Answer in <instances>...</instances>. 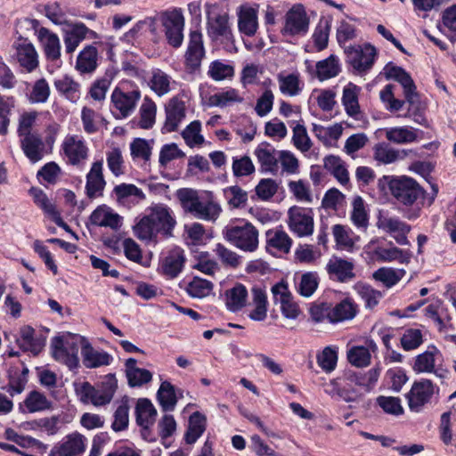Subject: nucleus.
Segmentation results:
<instances>
[{"mask_svg": "<svg viewBox=\"0 0 456 456\" xmlns=\"http://www.w3.org/2000/svg\"><path fill=\"white\" fill-rule=\"evenodd\" d=\"M378 188L387 191L398 204L410 207L425 199L426 191L413 178L407 175H383L378 181Z\"/></svg>", "mask_w": 456, "mask_h": 456, "instance_id": "nucleus-1", "label": "nucleus"}, {"mask_svg": "<svg viewBox=\"0 0 456 456\" xmlns=\"http://www.w3.org/2000/svg\"><path fill=\"white\" fill-rule=\"evenodd\" d=\"M177 198L184 211L194 217L206 221H215L221 213V207L213 200L202 201L198 191L193 189L183 188L177 191Z\"/></svg>", "mask_w": 456, "mask_h": 456, "instance_id": "nucleus-2", "label": "nucleus"}, {"mask_svg": "<svg viewBox=\"0 0 456 456\" xmlns=\"http://www.w3.org/2000/svg\"><path fill=\"white\" fill-rule=\"evenodd\" d=\"M83 337L77 334L68 333L61 337H55L52 342L53 358L68 366L70 370L78 366V351L81 348Z\"/></svg>", "mask_w": 456, "mask_h": 456, "instance_id": "nucleus-3", "label": "nucleus"}, {"mask_svg": "<svg viewBox=\"0 0 456 456\" xmlns=\"http://www.w3.org/2000/svg\"><path fill=\"white\" fill-rule=\"evenodd\" d=\"M118 384L114 375L106 376L101 386L95 387L89 382H84L77 389L83 403H91L94 406H102L110 403L117 390Z\"/></svg>", "mask_w": 456, "mask_h": 456, "instance_id": "nucleus-4", "label": "nucleus"}, {"mask_svg": "<svg viewBox=\"0 0 456 456\" xmlns=\"http://www.w3.org/2000/svg\"><path fill=\"white\" fill-rule=\"evenodd\" d=\"M224 238L231 244L246 252H253L258 247V231L250 223H246L242 226L226 227Z\"/></svg>", "mask_w": 456, "mask_h": 456, "instance_id": "nucleus-5", "label": "nucleus"}, {"mask_svg": "<svg viewBox=\"0 0 456 456\" xmlns=\"http://www.w3.org/2000/svg\"><path fill=\"white\" fill-rule=\"evenodd\" d=\"M443 355L441 351L434 345L428 346V349L415 357L413 370L418 373H433L439 379H444L448 370L442 364Z\"/></svg>", "mask_w": 456, "mask_h": 456, "instance_id": "nucleus-6", "label": "nucleus"}, {"mask_svg": "<svg viewBox=\"0 0 456 456\" xmlns=\"http://www.w3.org/2000/svg\"><path fill=\"white\" fill-rule=\"evenodd\" d=\"M288 225L289 230L297 237L312 235L314 228L312 208L291 207L288 211Z\"/></svg>", "mask_w": 456, "mask_h": 456, "instance_id": "nucleus-7", "label": "nucleus"}, {"mask_svg": "<svg viewBox=\"0 0 456 456\" xmlns=\"http://www.w3.org/2000/svg\"><path fill=\"white\" fill-rule=\"evenodd\" d=\"M347 62L358 72L369 70L377 54L376 48L370 44L349 46L346 50Z\"/></svg>", "mask_w": 456, "mask_h": 456, "instance_id": "nucleus-8", "label": "nucleus"}, {"mask_svg": "<svg viewBox=\"0 0 456 456\" xmlns=\"http://www.w3.org/2000/svg\"><path fill=\"white\" fill-rule=\"evenodd\" d=\"M162 25L167 42L173 47L181 46L183 40L184 18L181 11L174 10L162 15Z\"/></svg>", "mask_w": 456, "mask_h": 456, "instance_id": "nucleus-9", "label": "nucleus"}, {"mask_svg": "<svg viewBox=\"0 0 456 456\" xmlns=\"http://www.w3.org/2000/svg\"><path fill=\"white\" fill-rule=\"evenodd\" d=\"M61 151L72 166H80L88 158V147L77 135H67L61 143Z\"/></svg>", "mask_w": 456, "mask_h": 456, "instance_id": "nucleus-10", "label": "nucleus"}, {"mask_svg": "<svg viewBox=\"0 0 456 456\" xmlns=\"http://www.w3.org/2000/svg\"><path fill=\"white\" fill-rule=\"evenodd\" d=\"M434 394V386L429 379H421L415 382L408 395V405L411 411L419 412L428 403Z\"/></svg>", "mask_w": 456, "mask_h": 456, "instance_id": "nucleus-11", "label": "nucleus"}, {"mask_svg": "<svg viewBox=\"0 0 456 456\" xmlns=\"http://www.w3.org/2000/svg\"><path fill=\"white\" fill-rule=\"evenodd\" d=\"M273 301L280 304L281 310L285 318L296 319L300 314V309L289 290L287 283L281 281L272 288Z\"/></svg>", "mask_w": 456, "mask_h": 456, "instance_id": "nucleus-12", "label": "nucleus"}, {"mask_svg": "<svg viewBox=\"0 0 456 456\" xmlns=\"http://www.w3.org/2000/svg\"><path fill=\"white\" fill-rule=\"evenodd\" d=\"M309 19L304 7L300 4L293 6L286 14L284 35L295 36L305 34L308 30Z\"/></svg>", "mask_w": 456, "mask_h": 456, "instance_id": "nucleus-13", "label": "nucleus"}, {"mask_svg": "<svg viewBox=\"0 0 456 456\" xmlns=\"http://www.w3.org/2000/svg\"><path fill=\"white\" fill-rule=\"evenodd\" d=\"M141 98L139 91H131L125 93L119 88H116L111 94V102L114 108L118 111V118H126L135 110L136 104Z\"/></svg>", "mask_w": 456, "mask_h": 456, "instance_id": "nucleus-14", "label": "nucleus"}, {"mask_svg": "<svg viewBox=\"0 0 456 456\" xmlns=\"http://www.w3.org/2000/svg\"><path fill=\"white\" fill-rule=\"evenodd\" d=\"M147 216L159 233L165 236L172 235L176 221L170 208L163 205H157L151 208V213Z\"/></svg>", "mask_w": 456, "mask_h": 456, "instance_id": "nucleus-15", "label": "nucleus"}, {"mask_svg": "<svg viewBox=\"0 0 456 456\" xmlns=\"http://www.w3.org/2000/svg\"><path fill=\"white\" fill-rule=\"evenodd\" d=\"M205 56L202 35L199 31L190 33V40L185 53V65L191 71L200 69L201 61Z\"/></svg>", "mask_w": 456, "mask_h": 456, "instance_id": "nucleus-16", "label": "nucleus"}, {"mask_svg": "<svg viewBox=\"0 0 456 456\" xmlns=\"http://www.w3.org/2000/svg\"><path fill=\"white\" fill-rule=\"evenodd\" d=\"M20 148L31 163L40 161L45 154L49 152V150H46L44 139L38 133L23 136L20 139Z\"/></svg>", "mask_w": 456, "mask_h": 456, "instance_id": "nucleus-17", "label": "nucleus"}, {"mask_svg": "<svg viewBox=\"0 0 456 456\" xmlns=\"http://www.w3.org/2000/svg\"><path fill=\"white\" fill-rule=\"evenodd\" d=\"M35 330L28 325H25L20 330V338H16L19 347L24 352H30L37 355L45 345V338L42 336H36Z\"/></svg>", "mask_w": 456, "mask_h": 456, "instance_id": "nucleus-18", "label": "nucleus"}, {"mask_svg": "<svg viewBox=\"0 0 456 456\" xmlns=\"http://www.w3.org/2000/svg\"><path fill=\"white\" fill-rule=\"evenodd\" d=\"M81 354L83 357V364L89 369L107 366L112 361V356L109 353L95 350L84 337L81 344Z\"/></svg>", "mask_w": 456, "mask_h": 456, "instance_id": "nucleus-19", "label": "nucleus"}, {"mask_svg": "<svg viewBox=\"0 0 456 456\" xmlns=\"http://www.w3.org/2000/svg\"><path fill=\"white\" fill-rule=\"evenodd\" d=\"M277 151L268 142H262L255 150V155L264 173L276 174L278 171L279 158Z\"/></svg>", "mask_w": 456, "mask_h": 456, "instance_id": "nucleus-20", "label": "nucleus"}, {"mask_svg": "<svg viewBox=\"0 0 456 456\" xmlns=\"http://www.w3.org/2000/svg\"><path fill=\"white\" fill-rule=\"evenodd\" d=\"M85 451L84 437L79 434H71L61 444L55 445L49 456H77Z\"/></svg>", "mask_w": 456, "mask_h": 456, "instance_id": "nucleus-21", "label": "nucleus"}, {"mask_svg": "<svg viewBox=\"0 0 456 456\" xmlns=\"http://www.w3.org/2000/svg\"><path fill=\"white\" fill-rule=\"evenodd\" d=\"M326 270L331 279L339 282H347L355 276L353 263L338 257L330 259Z\"/></svg>", "mask_w": 456, "mask_h": 456, "instance_id": "nucleus-22", "label": "nucleus"}, {"mask_svg": "<svg viewBox=\"0 0 456 456\" xmlns=\"http://www.w3.org/2000/svg\"><path fill=\"white\" fill-rule=\"evenodd\" d=\"M166 121L164 128L167 132L176 131L181 121L185 118V106L183 101L174 97L166 106Z\"/></svg>", "mask_w": 456, "mask_h": 456, "instance_id": "nucleus-23", "label": "nucleus"}, {"mask_svg": "<svg viewBox=\"0 0 456 456\" xmlns=\"http://www.w3.org/2000/svg\"><path fill=\"white\" fill-rule=\"evenodd\" d=\"M105 180L102 175V161H95L93 163L89 173L86 175V195L90 199L101 195L104 187Z\"/></svg>", "mask_w": 456, "mask_h": 456, "instance_id": "nucleus-24", "label": "nucleus"}, {"mask_svg": "<svg viewBox=\"0 0 456 456\" xmlns=\"http://www.w3.org/2000/svg\"><path fill=\"white\" fill-rule=\"evenodd\" d=\"M38 39L44 46L45 54L47 60L57 61L61 56V45L56 34L46 28L38 29Z\"/></svg>", "mask_w": 456, "mask_h": 456, "instance_id": "nucleus-25", "label": "nucleus"}, {"mask_svg": "<svg viewBox=\"0 0 456 456\" xmlns=\"http://www.w3.org/2000/svg\"><path fill=\"white\" fill-rule=\"evenodd\" d=\"M184 262L185 257L182 249L175 248L170 251L162 261V273L170 279L177 277L183 268Z\"/></svg>", "mask_w": 456, "mask_h": 456, "instance_id": "nucleus-26", "label": "nucleus"}, {"mask_svg": "<svg viewBox=\"0 0 456 456\" xmlns=\"http://www.w3.org/2000/svg\"><path fill=\"white\" fill-rule=\"evenodd\" d=\"M157 411L151 402L147 398L137 400L135 406L136 423L143 429H148L155 422Z\"/></svg>", "mask_w": 456, "mask_h": 456, "instance_id": "nucleus-27", "label": "nucleus"}, {"mask_svg": "<svg viewBox=\"0 0 456 456\" xmlns=\"http://www.w3.org/2000/svg\"><path fill=\"white\" fill-rule=\"evenodd\" d=\"M136 362L135 359L128 358L125 363L128 385L131 387H141L149 383L152 379L151 372L146 369L137 367Z\"/></svg>", "mask_w": 456, "mask_h": 456, "instance_id": "nucleus-28", "label": "nucleus"}, {"mask_svg": "<svg viewBox=\"0 0 456 456\" xmlns=\"http://www.w3.org/2000/svg\"><path fill=\"white\" fill-rule=\"evenodd\" d=\"M386 75L388 78H392L402 85L405 98L418 94L412 78L403 68L387 65L386 67Z\"/></svg>", "mask_w": 456, "mask_h": 456, "instance_id": "nucleus-29", "label": "nucleus"}, {"mask_svg": "<svg viewBox=\"0 0 456 456\" xmlns=\"http://www.w3.org/2000/svg\"><path fill=\"white\" fill-rule=\"evenodd\" d=\"M90 222L94 225L110 227L113 230H118L122 224L119 215L107 211L101 206L93 211L90 216Z\"/></svg>", "mask_w": 456, "mask_h": 456, "instance_id": "nucleus-30", "label": "nucleus"}, {"mask_svg": "<svg viewBox=\"0 0 456 456\" xmlns=\"http://www.w3.org/2000/svg\"><path fill=\"white\" fill-rule=\"evenodd\" d=\"M17 60L20 65L28 72L38 66V55L31 43L23 42L17 46Z\"/></svg>", "mask_w": 456, "mask_h": 456, "instance_id": "nucleus-31", "label": "nucleus"}, {"mask_svg": "<svg viewBox=\"0 0 456 456\" xmlns=\"http://www.w3.org/2000/svg\"><path fill=\"white\" fill-rule=\"evenodd\" d=\"M359 93L360 88L353 83L347 84L343 89L342 104L346 114L354 118L360 114Z\"/></svg>", "mask_w": 456, "mask_h": 456, "instance_id": "nucleus-32", "label": "nucleus"}, {"mask_svg": "<svg viewBox=\"0 0 456 456\" xmlns=\"http://www.w3.org/2000/svg\"><path fill=\"white\" fill-rule=\"evenodd\" d=\"M266 248L276 249L281 253H289L292 245L291 238L282 230H269L265 233Z\"/></svg>", "mask_w": 456, "mask_h": 456, "instance_id": "nucleus-33", "label": "nucleus"}, {"mask_svg": "<svg viewBox=\"0 0 456 456\" xmlns=\"http://www.w3.org/2000/svg\"><path fill=\"white\" fill-rule=\"evenodd\" d=\"M98 51L96 47L88 45L78 54L76 69L82 74L92 73L97 67Z\"/></svg>", "mask_w": 456, "mask_h": 456, "instance_id": "nucleus-34", "label": "nucleus"}, {"mask_svg": "<svg viewBox=\"0 0 456 456\" xmlns=\"http://www.w3.org/2000/svg\"><path fill=\"white\" fill-rule=\"evenodd\" d=\"M225 305L228 310L237 312L246 305L248 290L240 283H237L225 292Z\"/></svg>", "mask_w": 456, "mask_h": 456, "instance_id": "nucleus-35", "label": "nucleus"}, {"mask_svg": "<svg viewBox=\"0 0 456 456\" xmlns=\"http://www.w3.org/2000/svg\"><path fill=\"white\" fill-rule=\"evenodd\" d=\"M316 77L324 81L337 77L340 72V66L337 56L331 54L328 58L316 63Z\"/></svg>", "mask_w": 456, "mask_h": 456, "instance_id": "nucleus-36", "label": "nucleus"}, {"mask_svg": "<svg viewBox=\"0 0 456 456\" xmlns=\"http://www.w3.org/2000/svg\"><path fill=\"white\" fill-rule=\"evenodd\" d=\"M257 12L254 8H241L239 13V29L247 36L255 35L257 29Z\"/></svg>", "mask_w": 456, "mask_h": 456, "instance_id": "nucleus-37", "label": "nucleus"}, {"mask_svg": "<svg viewBox=\"0 0 456 456\" xmlns=\"http://www.w3.org/2000/svg\"><path fill=\"white\" fill-rule=\"evenodd\" d=\"M157 398L164 411H174L177 403L175 387L168 381H163L158 390Z\"/></svg>", "mask_w": 456, "mask_h": 456, "instance_id": "nucleus-38", "label": "nucleus"}, {"mask_svg": "<svg viewBox=\"0 0 456 456\" xmlns=\"http://www.w3.org/2000/svg\"><path fill=\"white\" fill-rule=\"evenodd\" d=\"M331 323H337L353 319L357 313V306L350 299L346 298L331 306Z\"/></svg>", "mask_w": 456, "mask_h": 456, "instance_id": "nucleus-39", "label": "nucleus"}, {"mask_svg": "<svg viewBox=\"0 0 456 456\" xmlns=\"http://www.w3.org/2000/svg\"><path fill=\"white\" fill-rule=\"evenodd\" d=\"M324 167L343 185L349 182V174L342 159L336 156L324 159Z\"/></svg>", "mask_w": 456, "mask_h": 456, "instance_id": "nucleus-40", "label": "nucleus"}, {"mask_svg": "<svg viewBox=\"0 0 456 456\" xmlns=\"http://www.w3.org/2000/svg\"><path fill=\"white\" fill-rule=\"evenodd\" d=\"M171 77L159 69H153L149 81L151 89L159 97L170 91Z\"/></svg>", "mask_w": 456, "mask_h": 456, "instance_id": "nucleus-41", "label": "nucleus"}, {"mask_svg": "<svg viewBox=\"0 0 456 456\" xmlns=\"http://www.w3.org/2000/svg\"><path fill=\"white\" fill-rule=\"evenodd\" d=\"M206 429V418L200 412H194L189 419V428L185 433V441L189 444H194Z\"/></svg>", "mask_w": 456, "mask_h": 456, "instance_id": "nucleus-42", "label": "nucleus"}, {"mask_svg": "<svg viewBox=\"0 0 456 456\" xmlns=\"http://www.w3.org/2000/svg\"><path fill=\"white\" fill-rule=\"evenodd\" d=\"M88 28L83 23L76 24L66 33L64 37L66 52L73 53L78 45L86 38Z\"/></svg>", "mask_w": 456, "mask_h": 456, "instance_id": "nucleus-43", "label": "nucleus"}, {"mask_svg": "<svg viewBox=\"0 0 456 456\" xmlns=\"http://www.w3.org/2000/svg\"><path fill=\"white\" fill-rule=\"evenodd\" d=\"M406 155L407 151L404 150H395L382 143L376 145L374 149V159L383 164H391L397 159L405 158Z\"/></svg>", "mask_w": 456, "mask_h": 456, "instance_id": "nucleus-44", "label": "nucleus"}, {"mask_svg": "<svg viewBox=\"0 0 456 456\" xmlns=\"http://www.w3.org/2000/svg\"><path fill=\"white\" fill-rule=\"evenodd\" d=\"M56 90L71 102H77L79 98V84L71 77L64 76L54 81Z\"/></svg>", "mask_w": 456, "mask_h": 456, "instance_id": "nucleus-45", "label": "nucleus"}, {"mask_svg": "<svg viewBox=\"0 0 456 456\" xmlns=\"http://www.w3.org/2000/svg\"><path fill=\"white\" fill-rule=\"evenodd\" d=\"M208 32L212 37L217 38L219 37H226L229 34V17L227 13L217 14L215 17H211L210 12H208Z\"/></svg>", "mask_w": 456, "mask_h": 456, "instance_id": "nucleus-46", "label": "nucleus"}, {"mask_svg": "<svg viewBox=\"0 0 456 456\" xmlns=\"http://www.w3.org/2000/svg\"><path fill=\"white\" fill-rule=\"evenodd\" d=\"M405 101L409 104L407 116L411 118L415 123L428 127V123L424 115V107L419 100V95L418 94L411 96L409 95V97L405 98Z\"/></svg>", "mask_w": 456, "mask_h": 456, "instance_id": "nucleus-47", "label": "nucleus"}, {"mask_svg": "<svg viewBox=\"0 0 456 456\" xmlns=\"http://www.w3.org/2000/svg\"><path fill=\"white\" fill-rule=\"evenodd\" d=\"M156 104L148 97H145L140 108L139 126L142 129L151 128L155 123Z\"/></svg>", "mask_w": 456, "mask_h": 456, "instance_id": "nucleus-48", "label": "nucleus"}, {"mask_svg": "<svg viewBox=\"0 0 456 456\" xmlns=\"http://www.w3.org/2000/svg\"><path fill=\"white\" fill-rule=\"evenodd\" d=\"M228 204L232 208H243L248 202V192L238 185L227 187L224 191Z\"/></svg>", "mask_w": 456, "mask_h": 456, "instance_id": "nucleus-49", "label": "nucleus"}, {"mask_svg": "<svg viewBox=\"0 0 456 456\" xmlns=\"http://www.w3.org/2000/svg\"><path fill=\"white\" fill-rule=\"evenodd\" d=\"M208 76L215 81H222L232 78L234 76V68L221 61H214L210 63L208 71Z\"/></svg>", "mask_w": 456, "mask_h": 456, "instance_id": "nucleus-50", "label": "nucleus"}, {"mask_svg": "<svg viewBox=\"0 0 456 456\" xmlns=\"http://www.w3.org/2000/svg\"><path fill=\"white\" fill-rule=\"evenodd\" d=\"M386 138L395 143H408L416 141L417 134L408 127H392L386 131Z\"/></svg>", "mask_w": 456, "mask_h": 456, "instance_id": "nucleus-51", "label": "nucleus"}, {"mask_svg": "<svg viewBox=\"0 0 456 456\" xmlns=\"http://www.w3.org/2000/svg\"><path fill=\"white\" fill-rule=\"evenodd\" d=\"M352 205L351 220L353 224L358 228H366L369 224V217L364 208L363 200L362 197L356 196Z\"/></svg>", "mask_w": 456, "mask_h": 456, "instance_id": "nucleus-52", "label": "nucleus"}, {"mask_svg": "<svg viewBox=\"0 0 456 456\" xmlns=\"http://www.w3.org/2000/svg\"><path fill=\"white\" fill-rule=\"evenodd\" d=\"M24 404L29 412L48 410L52 405L45 395L37 391L30 392L25 399Z\"/></svg>", "mask_w": 456, "mask_h": 456, "instance_id": "nucleus-53", "label": "nucleus"}, {"mask_svg": "<svg viewBox=\"0 0 456 456\" xmlns=\"http://www.w3.org/2000/svg\"><path fill=\"white\" fill-rule=\"evenodd\" d=\"M319 278L316 273L308 272L302 274L297 291L305 297H311L318 288Z\"/></svg>", "mask_w": 456, "mask_h": 456, "instance_id": "nucleus-54", "label": "nucleus"}, {"mask_svg": "<svg viewBox=\"0 0 456 456\" xmlns=\"http://www.w3.org/2000/svg\"><path fill=\"white\" fill-rule=\"evenodd\" d=\"M212 289V282L205 279L194 277L188 284L187 292L192 297L202 298L208 296Z\"/></svg>", "mask_w": 456, "mask_h": 456, "instance_id": "nucleus-55", "label": "nucleus"}, {"mask_svg": "<svg viewBox=\"0 0 456 456\" xmlns=\"http://www.w3.org/2000/svg\"><path fill=\"white\" fill-rule=\"evenodd\" d=\"M349 362L356 367H365L370 362V353L368 347L358 346L347 352Z\"/></svg>", "mask_w": 456, "mask_h": 456, "instance_id": "nucleus-56", "label": "nucleus"}, {"mask_svg": "<svg viewBox=\"0 0 456 456\" xmlns=\"http://www.w3.org/2000/svg\"><path fill=\"white\" fill-rule=\"evenodd\" d=\"M134 232L141 240H151L159 233L148 216H143L134 226Z\"/></svg>", "mask_w": 456, "mask_h": 456, "instance_id": "nucleus-57", "label": "nucleus"}, {"mask_svg": "<svg viewBox=\"0 0 456 456\" xmlns=\"http://www.w3.org/2000/svg\"><path fill=\"white\" fill-rule=\"evenodd\" d=\"M374 255L379 261L382 262L398 260L400 263H404L408 259L403 251L396 247L388 248L379 247L374 250Z\"/></svg>", "mask_w": 456, "mask_h": 456, "instance_id": "nucleus-58", "label": "nucleus"}, {"mask_svg": "<svg viewBox=\"0 0 456 456\" xmlns=\"http://www.w3.org/2000/svg\"><path fill=\"white\" fill-rule=\"evenodd\" d=\"M309 312L313 322L320 323L327 321L331 323V304L326 302L314 303L310 307Z\"/></svg>", "mask_w": 456, "mask_h": 456, "instance_id": "nucleus-59", "label": "nucleus"}, {"mask_svg": "<svg viewBox=\"0 0 456 456\" xmlns=\"http://www.w3.org/2000/svg\"><path fill=\"white\" fill-rule=\"evenodd\" d=\"M243 99L236 89L231 88L225 92L215 94L209 97V103L213 106L225 107L232 102H241Z\"/></svg>", "mask_w": 456, "mask_h": 456, "instance_id": "nucleus-60", "label": "nucleus"}, {"mask_svg": "<svg viewBox=\"0 0 456 456\" xmlns=\"http://www.w3.org/2000/svg\"><path fill=\"white\" fill-rule=\"evenodd\" d=\"M338 353L331 346H326L317 354V362L325 372H331L337 366Z\"/></svg>", "mask_w": 456, "mask_h": 456, "instance_id": "nucleus-61", "label": "nucleus"}, {"mask_svg": "<svg viewBox=\"0 0 456 456\" xmlns=\"http://www.w3.org/2000/svg\"><path fill=\"white\" fill-rule=\"evenodd\" d=\"M293 144L302 152L308 151L312 147L311 140L304 125L297 124L293 127Z\"/></svg>", "mask_w": 456, "mask_h": 456, "instance_id": "nucleus-62", "label": "nucleus"}, {"mask_svg": "<svg viewBox=\"0 0 456 456\" xmlns=\"http://www.w3.org/2000/svg\"><path fill=\"white\" fill-rule=\"evenodd\" d=\"M278 80L280 84V91L283 94H287L289 96H295L299 94V79L298 77L295 74H289L288 76H278Z\"/></svg>", "mask_w": 456, "mask_h": 456, "instance_id": "nucleus-63", "label": "nucleus"}, {"mask_svg": "<svg viewBox=\"0 0 456 456\" xmlns=\"http://www.w3.org/2000/svg\"><path fill=\"white\" fill-rule=\"evenodd\" d=\"M422 342V332L419 329H408L401 338L402 347L406 351L418 348Z\"/></svg>", "mask_w": 456, "mask_h": 456, "instance_id": "nucleus-64", "label": "nucleus"}]
</instances>
